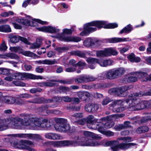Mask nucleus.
Masks as SVG:
<instances>
[{"label":"nucleus","mask_w":151,"mask_h":151,"mask_svg":"<svg viewBox=\"0 0 151 151\" xmlns=\"http://www.w3.org/2000/svg\"><path fill=\"white\" fill-rule=\"evenodd\" d=\"M0 125V131L9 128L11 126L12 128L16 129H31L33 130H50L53 125L55 129L59 132L68 131L70 127L69 123H7Z\"/></svg>","instance_id":"obj_1"},{"label":"nucleus","mask_w":151,"mask_h":151,"mask_svg":"<svg viewBox=\"0 0 151 151\" xmlns=\"http://www.w3.org/2000/svg\"><path fill=\"white\" fill-rule=\"evenodd\" d=\"M91 26H95L99 28L104 27L105 28H114L118 26V24L115 23H109L106 24V22L104 21H94L85 25V30L80 33L81 35H84L87 34V32H92L96 29L95 27H92Z\"/></svg>","instance_id":"obj_2"},{"label":"nucleus","mask_w":151,"mask_h":151,"mask_svg":"<svg viewBox=\"0 0 151 151\" xmlns=\"http://www.w3.org/2000/svg\"><path fill=\"white\" fill-rule=\"evenodd\" d=\"M26 122L28 123H37L42 122L43 123H51L55 122L56 123H65L67 122L66 119L61 118H49L48 119H43L33 117L31 116H27L25 119Z\"/></svg>","instance_id":"obj_3"},{"label":"nucleus","mask_w":151,"mask_h":151,"mask_svg":"<svg viewBox=\"0 0 151 151\" xmlns=\"http://www.w3.org/2000/svg\"><path fill=\"white\" fill-rule=\"evenodd\" d=\"M129 98L125 101H122L121 100H115L113 102L111 105V109H112L113 111L115 112H120L122 111L124 109L122 107H118L117 108H114L116 106H123L125 103H128L130 101H132V94H131L129 96Z\"/></svg>","instance_id":"obj_4"},{"label":"nucleus","mask_w":151,"mask_h":151,"mask_svg":"<svg viewBox=\"0 0 151 151\" xmlns=\"http://www.w3.org/2000/svg\"><path fill=\"white\" fill-rule=\"evenodd\" d=\"M15 79L24 80L27 79H42V76H36L31 73H17L14 74Z\"/></svg>","instance_id":"obj_5"},{"label":"nucleus","mask_w":151,"mask_h":151,"mask_svg":"<svg viewBox=\"0 0 151 151\" xmlns=\"http://www.w3.org/2000/svg\"><path fill=\"white\" fill-rule=\"evenodd\" d=\"M82 116V114L81 113H77L74 114L73 115L72 119H77L78 123H83L86 122L87 123H95L97 122L98 119L94 118V116L92 115H89L86 118H83L78 119Z\"/></svg>","instance_id":"obj_6"},{"label":"nucleus","mask_w":151,"mask_h":151,"mask_svg":"<svg viewBox=\"0 0 151 151\" xmlns=\"http://www.w3.org/2000/svg\"><path fill=\"white\" fill-rule=\"evenodd\" d=\"M117 52L114 49L110 48L104 50H99L96 52L97 57H104L109 56L111 55H116L117 54Z\"/></svg>","instance_id":"obj_7"},{"label":"nucleus","mask_w":151,"mask_h":151,"mask_svg":"<svg viewBox=\"0 0 151 151\" xmlns=\"http://www.w3.org/2000/svg\"><path fill=\"white\" fill-rule=\"evenodd\" d=\"M96 79V78L93 76L83 75L80 76L78 78H76L74 79V81L76 83L78 84L93 81L95 80Z\"/></svg>","instance_id":"obj_8"},{"label":"nucleus","mask_w":151,"mask_h":151,"mask_svg":"<svg viewBox=\"0 0 151 151\" xmlns=\"http://www.w3.org/2000/svg\"><path fill=\"white\" fill-rule=\"evenodd\" d=\"M128 89L129 87L128 86H125L111 89L109 91L111 92L117 96H124V92Z\"/></svg>","instance_id":"obj_9"},{"label":"nucleus","mask_w":151,"mask_h":151,"mask_svg":"<svg viewBox=\"0 0 151 151\" xmlns=\"http://www.w3.org/2000/svg\"><path fill=\"white\" fill-rule=\"evenodd\" d=\"M25 144L29 145H34L33 143L29 140H22L20 144V148L22 149L26 150L28 151H34L35 149Z\"/></svg>","instance_id":"obj_10"},{"label":"nucleus","mask_w":151,"mask_h":151,"mask_svg":"<svg viewBox=\"0 0 151 151\" xmlns=\"http://www.w3.org/2000/svg\"><path fill=\"white\" fill-rule=\"evenodd\" d=\"M73 141L70 140L53 141L52 142V144L54 147H65L72 145L73 144Z\"/></svg>","instance_id":"obj_11"},{"label":"nucleus","mask_w":151,"mask_h":151,"mask_svg":"<svg viewBox=\"0 0 151 151\" xmlns=\"http://www.w3.org/2000/svg\"><path fill=\"white\" fill-rule=\"evenodd\" d=\"M4 102L7 104H22L23 103V101L21 99H17L12 96H6L4 98Z\"/></svg>","instance_id":"obj_12"},{"label":"nucleus","mask_w":151,"mask_h":151,"mask_svg":"<svg viewBox=\"0 0 151 151\" xmlns=\"http://www.w3.org/2000/svg\"><path fill=\"white\" fill-rule=\"evenodd\" d=\"M148 74L146 72L140 71L139 72H134L133 73V82L137 81L138 78H145V79L143 81H146V77H147Z\"/></svg>","instance_id":"obj_13"},{"label":"nucleus","mask_w":151,"mask_h":151,"mask_svg":"<svg viewBox=\"0 0 151 151\" xmlns=\"http://www.w3.org/2000/svg\"><path fill=\"white\" fill-rule=\"evenodd\" d=\"M9 37L10 38V40L12 42L16 43L18 42L19 40H20L26 44H30V42L28 41V40L25 38L16 35H14L11 37Z\"/></svg>","instance_id":"obj_14"},{"label":"nucleus","mask_w":151,"mask_h":151,"mask_svg":"<svg viewBox=\"0 0 151 151\" xmlns=\"http://www.w3.org/2000/svg\"><path fill=\"white\" fill-rule=\"evenodd\" d=\"M51 82H43L41 83L40 86H50L52 87L55 85V84L51 82H59L63 84H71V82L66 81L64 80H58L56 81L54 80H51Z\"/></svg>","instance_id":"obj_15"},{"label":"nucleus","mask_w":151,"mask_h":151,"mask_svg":"<svg viewBox=\"0 0 151 151\" xmlns=\"http://www.w3.org/2000/svg\"><path fill=\"white\" fill-rule=\"evenodd\" d=\"M37 29L40 31L47 32L51 33L58 32L59 31V29H56L55 27L51 26L45 27H42L38 28H37Z\"/></svg>","instance_id":"obj_16"},{"label":"nucleus","mask_w":151,"mask_h":151,"mask_svg":"<svg viewBox=\"0 0 151 151\" xmlns=\"http://www.w3.org/2000/svg\"><path fill=\"white\" fill-rule=\"evenodd\" d=\"M82 139H83L86 141L85 142L84 145L86 146H95L99 145V143L91 139H89L87 138L82 137Z\"/></svg>","instance_id":"obj_17"},{"label":"nucleus","mask_w":151,"mask_h":151,"mask_svg":"<svg viewBox=\"0 0 151 151\" xmlns=\"http://www.w3.org/2000/svg\"><path fill=\"white\" fill-rule=\"evenodd\" d=\"M45 137L50 139L55 140L59 139L60 136L58 134L53 133H47L45 134Z\"/></svg>","instance_id":"obj_18"},{"label":"nucleus","mask_w":151,"mask_h":151,"mask_svg":"<svg viewBox=\"0 0 151 151\" xmlns=\"http://www.w3.org/2000/svg\"><path fill=\"white\" fill-rule=\"evenodd\" d=\"M140 100L139 99H133V110H140Z\"/></svg>","instance_id":"obj_19"},{"label":"nucleus","mask_w":151,"mask_h":151,"mask_svg":"<svg viewBox=\"0 0 151 151\" xmlns=\"http://www.w3.org/2000/svg\"><path fill=\"white\" fill-rule=\"evenodd\" d=\"M34 134H12V136L20 138L28 137L29 139L33 138Z\"/></svg>","instance_id":"obj_20"},{"label":"nucleus","mask_w":151,"mask_h":151,"mask_svg":"<svg viewBox=\"0 0 151 151\" xmlns=\"http://www.w3.org/2000/svg\"><path fill=\"white\" fill-rule=\"evenodd\" d=\"M36 62L40 64H47L51 65L54 64L56 63L55 60H50L47 59L41 60H39L36 61Z\"/></svg>","instance_id":"obj_21"},{"label":"nucleus","mask_w":151,"mask_h":151,"mask_svg":"<svg viewBox=\"0 0 151 151\" xmlns=\"http://www.w3.org/2000/svg\"><path fill=\"white\" fill-rule=\"evenodd\" d=\"M63 40L65 41L78 42L81 40V38L76 37H67L63 38Z\"/></svg>","instance_id":"obj_22"},{"label":"nucleus","mask_w":151,"mask_h":151,"mask_svg":"<svg viewBox=\"0 0 151 151\" xmlns=\"http://www.w3.org/2000/svg\"><path fill=\"white\" fill-rule=\"evenodd\" d=\"M8 57L15 59H18L19 58L17 55L13 53H9L4 55L0 54V58L6 59Z\"/></svg>","instance_id":"obj_23"},{"label":"nucleus","mask_w":151,"mask_h":151,"mask_svg":"<svg viewBox=\"0 0 151 151\" xmlns=\"http://www.w3.org/2000/svg\"><path fill=\"white\" fill-rule=\"evenodd\" d=\"M106 77L108 79H113L116 78L114 69L109 70L106 72Z\"/></svg>","instance_id":"obj_24"},{"label":"nucleus","mask_w":151,"mask_h":151,"mask_svg":"<svg viewBox=\"0 0 151 151\" xmlns=\"http://www.w3.org/2000/svg\"><path fill=\"white\" fill-rule=\"evenodd\" d=\"M114 71L116 78L121 77L125 72V70L123 68H120L114 69Z\"/></svg>","instance_id":"obj_25"},{"label":"nucleus","mask_w":151,"mask_h":151,"mask_svg":"<svg viewBox=\"0 0 151 151\" xmlns=\"http://www.w3.org/2000/svg\"><path fill=\"white\" fill-rule=\"evenodd\" d=\"M149 130V127L147 126H140L136 130V132L139 134L147 132Z\"/></svg>","instance_id":"obj_26"},{"label":"nucleus","mask_w":151,"mask_h":151,"mask_svg":"<svg viewBox=\"0 0 151 151\" xmlns=\"http://www.w3.org/2000/svg\"><path fill=\"white\" fill-rule=\"evenodd\" d=\"M126 40L125 38L114 37L109 39L108 40V41L110 43H115L125 41Z\"/></svg>","instance_id":"obj_27"},{"label":"nucleus","mask_w":151,"mask_h":151,"mask_svg":"<svg viewBox=\"0 0 151 151\" xmlns=\"http://www.w3.org/2000/svg\"><path fill=\"white\" fill-rule=\"evenodd\" d=\"M139 103L141 110L145 108H148L150 107V102L147 101H141L140 100Z\"/></svg>","instance_id":"obj_28"},{"label":"nucleus","mask_w":151,"mask_h":151,"mask_svg":"<svg viewBox=\"0 0 151 151\" xmlns=\"http://www.w3.org/2000/svg\"><path fill=\"white\" fill-rule=\"evenodd\" d=\"M119 146L120 149L126 150L128 149L132 146V143H122L119 144Z\"/></svg>","instance_id":"obj_29"},{"label":"nucleus","mask_w":151,"mask_h":151,"mask_svg":"<svg viewBox=\"0 0 151 151\" xmlns=\"http://www.w3.org/2000/svg\"><path fill=\"white\" fill-rule=\"evenodd\" d=\"M70 54L72 55H77L81 58H86V54L84 52L79 50L72 51L71 52Z\"/></svg>","instance_id":"obj_30"},{"label":"nucleus","mask_w":151,"mask_h":151,"mask_svg":"<svg viewBox=\"0 0 151 151\" xmlns=\"http://www.w3.org/2000/svg\"><path fill=\"white\" fill-rule=\"evenodd\" d=\"M78 124L83 125L85 123H77ZM87 127L91 129H97V127L100 125V123L96 124V123H86Z\"/></svg>","instance_id":"obj_31"},{"label":"nucleus","mask_w":151,"mask_h":151,"mask_svg":"<svg viewBox=\"0 0 151 151\" xmlns=\"http://www.w3.org/2000/svg\"><path fill=\"white\" fill-rule=\"evenodd\" d=\"M123 124H119L118 125H115L114 128L116 130V131H120L123 129L127 128L128 126V124L130 123H124Z\"/></svg>","instance_id":"obj_32"},{"label":"nucleus","mask_w":151,"mask_h":151,"mask_svg":"<svg viewBox=\"0 0 151 151\" xmlns=\"http://www.w3.org/2000/svg\"><path fill=\"white\" fill-rule=\"evenodd\" d=\"M132 30L131 25L129 24L127 26L120 32L119 34L127 33L130 32Z\"/></svg>","instance_id":"obj_33"},{"label":"nucleus","mask_w":151,"mask_h":151,"mask_svg":"<svg viewBox=\"0 0 151 151\" xmlns=\"http://www.w3.org/2000/svg\"><path fill=\"white\" fill-rule=\"evenodd\" d=\"M93 40L91 38H88L83 42V44L86 47H89L92 46L94 44Z\"/></svg>","instance_id":"obj_34"},{"label":"nucleus","mask_w":151,"mask_h":151,"mask_svg":"<svg viewBox=\"0 0 151 151\" xmlns=\"http://www.w3.org/2000/svg\"><path fill=\"white\" fill-rule=\"evenodd\" d=\"M11 31L10 26L7 25L1 26V32H9Z\"/></svg>","instance_id":"obj_35"},{"label":"nucleus","mask_w":151,"mask_h":151,"mask_svg":"<svg viewBox=\"0 0 151 151\" xmlns=\"http://www.w3.org/2000/svg\"><path fill=\"white\" fill-rule=\"evenodd\" d=\"M86 61L89 63L95 64L98 63L99 59L93 58H88L86 59Z\"/></svg>","instance_id":"obj_36"},{"label":"nucleus","mask_w":151,"mask_h":151,"mask_svg":"<svg viewBox=\"0 0 151 151\" xmlns=\"http://www.w3.org/2000/svg\"><path fill=\"white\" fill-rule=\"evenodd\" d=\"M101 124H100V125L98 126L97 127V129L98 131L101 133L103 134V132H104L105 130V126L104 124V123H100Z\"/></svg>","instance_id":"obj_37"},{"label":"nucleus","mask_w":151,"mask_h":151,"mask_svg":"<svg viewBox=\"0 0 151 151\" xmlns=\"http://www.w3.org/2000/svg\"><path fill=\"white\" fill-rule=\"evenodd\" d=\"M119 143V142L117 140L110 141L106 142L104 144V146L106 147L111 146L115 145V143Z\"/></svg>","instance_id":"obj_38"},{"label":"nucleus","mask_w":151,"mask_h":151,"mask_svg":"<svg viewBox=\"0 0 151 151\" xmlns=\"http://www.w3.org/2000/svg\"><path fill=\"white\" fill-rule=\"evenodd\" d=\"M9 122L10 123H17L21 122L22 119L19 118H9L8 119Z\"/></svg>","instance_id":"obj_39"},{"label":"nucleus","mask_w":151,"mask_h":151,"mask_svg":"<svg viewBox=\"0 0 151 151\" xmlns=\"http://www.w3.org/2000/svg\"><path fill=\"white\" fill-rule=\"evenodd\" d=\"M10 50L12 52H20L22 50V49L19 47H10Z\"/></svg>","instance_id":"obj_40"},{"label":"nucleus","mask_w":151,"mask_h":151,"mask_svg":"<svg viewBox=\"0 0 151 151\" xmlns=\"http://www.w3.org/2000/svg\"><path fill=\"white\" fill-rule=\"evenodd\" d=\"M10 70L6 68H0V74L6 75L9 74Z\"/></svg>","instance_id":"obj_41"},{"label":"nucleus","mask_w":151,"mask_h":151,"mask_svg":"<svg viewBox=\"0 0 151 151\" xmlns=\"http://www.w3.org/2000/svg\"><path fill=\"white\" fill-rule=\"evenodd\" d=\"M132 138L130 137H119L117 138V140L119 141L124 140L126 142H129L131 141Z\"/></svg>","instance_id":"obj_42"},{"label":"nucleus","mask_w":151,"mask_h":151,"mask_svg":"<svg viewBox=\"0 0 151 151\" xmlns=\"http://www.w3.org/2000/svg\"><path fill=\"white\" fill-rule=\"evenodd\" d=\"M8 74V76L4 78V79L5 80L8 81H11L13 79H15V78L14 77V74H13L10 73Z\"/></svg>","instance_id":"obj_43"},{"label":"nucleus","mask_w":151,"mask_h":151,"mask_svg":"<svg viewBox=\"0 0 151 151\" xmlns=\"http://www.w3.org/2000/svg\"><path fill=\"white\" fill-rule=\"evenodd\" d=\"M59 89L60 92L66 93L70 91L71 90V89L65 86H60L59 87Z\"/></svg>","instance_id":"obj_44"},{"label":"nucleus","mask_w":151,"mask_h":151,"mask_svg":"<svg viewBox=\"0 0 151 151\" xmlns=\"http://www.w3.org/2000/svg\"><path fill=\"white\" fill-rule=\"evenodd\" d=\"M125 81L128 83L132 82V73H130L126 75L125 77Z\"/></svg>","instance_id":"obj_45"},{"label":"nucleus","mask_w":151,"mask_h":151,"mask_svg":"<svg viewBox=\"0 0 151 151\" xmlns=\"http://www.w3.org/2000/svg\"><path fill=\"white\" fill-rule=\"evenodd\" d=\"M103 134L106 136L107 137H111L114 136V133L110 131H105L104 132H103Z\"/></svg>","instance_id":"obj_46"},{"label":"nucleus","mask_w":151,"mask_h":151,"mask_svg":"<svg viewBox=\"0 0 151 151\" xmlns=\"http://www.w3.org/2000/svg\"><path fill=\"white\" fill-rule=\"evenodd\" d=\"M91 112H94L96 111L98 108L99 106L96 104H91Z\"/></svg>","instance_id":"obj_47"},{"label":"nucleus","mask_w":151,"mask_h":151,"mask_svg":"<svg viewBox=\"0 0 151 151\" xmlns=\"http://www.w3.org/2000/svg\"><path fill=\"white\" fill-rule=\"evenodd\" d=\"M13 83L17 86H24L25 85L24 83L20 81H13Z\"/></svg>","instance_id":"obj_48"},{"label":"nucleus","mask_w":151,"mask_h":151,"mask_svg":"<svg viewBox=\"0 0 151 151\" xmlns=\"http://www.w3.org/2000/svg\"><path fill=\"white\" fill-rule=\"evenodd\" d=\"M93 132L88 131H85L83 132V135L86 137L91 138V135L93 134Z\"/></svg>","instance_id":"obj_49"},{"label":"nucleus","mask_w":151,"mask_h":151,"mask_svg":"<svg viewBox=\"0 0 151 151\" xmlns=\"http://www.w3.org/2000/svg\"><path fill=\"white\" fill-rule=\"evenodd\" d=\"M62 100L65 102H70L72 101V98L68 96H64L62 97Z\"/></svg>","instance_id":"obj_50"},{"label":"nucleus","mask_w":151,"mask_h":151,"mask_svg":"<svg viewBox=\"0 0 151 151\" xmlns=\"http://www.w3.org/2000/svg\"><path fill=\"white\" fill-rule=\"evenodd\" d=\"M117 143H115V145H113L111 147V148L113 151H118L120 150L119 146L118 144H116Z\"/></svg>","instance_id":"obj_51"},{"label":"nucleus","mask_w":151,"mask_h":151,"mask_svg":"<svg viewBox=\"0 0 151 151\" xmlns=\"http://www.w3.org/2000/svg\"><path fill=\"white\" fill-rule=\"evenodd\" d=\"M140 60L141 59L139 57L136 56L134 54H133V62L139 63L140 62Z\"/></svg>","instance_id":"obj_52"},{"label":"nucleus","mask_w":151,"mask_h":151,"mask_svg":"<svg viewBox=\"0 0 151 151\" xmlns=\"http://www.w3.org/2000/svg\"><path fill=\"white\" fill-rule=\"evenodd\" d=\"M84 91H80L78 92L77 95L80 99L84 100L86 99V97L84 96Z\"/></svg>","instance_id":"obj_53"},{"label":"nucleus","mask_w":151,"mask_h":151,"mask_svg":"<svg viewBox=\"0 0 151 151\" xmlns=\"http://www.w3.org/2000/svg\"><path fill=\"white\" fill-rule=\"evenodd\" d=\"M129 49V47L128 46H126L123 48H120V52L122 53H123L127 51Z\"/></svg>","instance_id":"obj_54"},{"label":"nucleus","mask_w":151,"mask_h":151,"mask_svg":"<svg viewBox=\"0 0 151 151\" xmlns=\"http://www.w3.org/2000/svg\"><path fill=\"white\" fill-rule=\"evenodd\" d=\"M105 60L106 67L107 66L111 65H112L113 62L112 60L110 59Z\"/></svg>","instance_id":"obj_55"},{"label":"nucleus","mask_w":151,"mask_h":151,"mask_svg":"<svg viewBox=\"0 0 151 151\" xmlns=\"http://www.w3.org/2000/svg\"><path fill=\"white\" fill-rule=\"evenodd\" d=\"M141 123H144L149 120H151V117L147 116L142 118L141 119Z\"/></svg>","instance_id":"obj_56"},{"label":"nucleus","mask_w":151,"mask_h":151,"mask_svg":"<svg viewBox=\"0 0 151 151\" xmlns=\"http://www.w3.org/2000/svg\"><path fill=\"white\" fill-rule=\"evenodd\" d=\"M98 63L101 67H106L105 60H99Z\"/></svg>","instance_id":"obj_57"},{"label":"nucleus","mask_w":151,"mask_h":151,"mask_svg":"<svg viewBox=\"0 0 151 151\" xmlns=\"http://www.w3.org/2000/svg\"><path fill=\"white\" fill-rule=\"evenodd\" d=\"M103 86L100 84H93L91 86V87L92 88L95 89H99L102 88Z\"/></svg>","instance_id":"obj_58"},{"label":"nucleus","mask_w":151,"mask_h":151,"mask_svg":"<svg viewBox=\"0 0 151 151\" xmlns=\"http://www.w3.org/2000/svg\"><path fill=\"white\" fill-rule=\"evenodd\" d=\"M23 22H22V24H23L26 26L32 25L30 24L31 22L28 19H23Z\"/></svg>","instance_id":"obj_59"},{"label":"nucleus","mask_w":151,"mask_h":151,"mask_svg":"<svg viewBox=\"0 0 151 151\" xmlns=\"http://www.w3.org/2000/svg\"><path fill=\"white\" fill-rule=\"evenodd\" d=\"M111 100L109 98H106L102 101V104L103 105H106Z\"/></svg>","instance_id":"obj_60"},{"label":"nucleus","mask_w":151,"mask_h":151,"mask_svg":"<svg viewBox=\"0 0 151 151\" xmlns=\"http://www.w3.org/2000/svg\"><path fill=\"white\" fill-rule=\"evenodd\" d=\"M7 48V47L3 42L0 46V51H5Z\"/></svg>","instance_id":"obj_61"},{"label":"nucleus","mask_w":151,"mask_h":151,"mask_svg":"<svg viewBox=\"0 0 151 151\" xmlns=\"http://www.w3.org/2000/svg\"><path fill=\"white\" fill-rule=\"evenodd\" d=\"M40 47L35 42L32 43L31 45L30 48L32 49H35L39 48Z\"/></svg>","instance_id":"obj_62"},{"label":"nucleus","mask_w":151,"mask_h":151,"mask_svg":"<svg viewBox=\"0 0 151 151\" xmlns=\"http://www.w3.org/2000/svg\"><path fill=\"white\" fill-rule=\"evenodd\" d=\"M47 113H53L54 114H58L59 113V111L58 110H47L46 111Z\"/></svg>","instance_id":"obj_63"},{"label":"nucleus","mask_w":151,"mask_h":151,"mask_svg":"<svg viewBox=\"0 0 151 151\" xmlns=\"http://www.w3.org/2000/svg\"><path fill=\"white\" fill-rule=\"evenodd\" d=\"M91 104H88L86 105L85 108L86 110L89 112H91Z\"/></svg>","instance_id":"obj_64"}]
</instances>
